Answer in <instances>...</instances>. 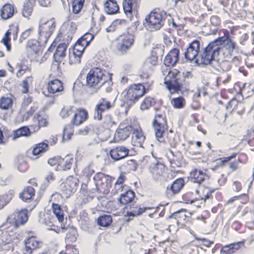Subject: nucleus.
I'll return each mask as SVG.
<instances>
[{"instance_id": "24", "label": "nucleus", "mask_w": 254, "mask_h": 254, "mask_svg": "<svg viewBox=\"0 0 254 254\" xmlns=\"http://www.w3.org/2000/svg\"><path fill=\"white\" fill-rule=\"evenodd\" d=\"M200 42L198 40H193L185 52V57L187 60L192 61L195 59L198 55L200 50Z\"/></svg>"}, {"instance_id": "48", "label": "nucleus", "mask_w": 254, "mask_h": 254, "mask_svg": "<svg viewBox=\"0 0 254 254\" xmlns=\"http://www.w3.org/2000/svg\"><path fill=\"white\" fill-rule=\"evenodd\" d=\"M33 77L32 75L27 76L21 82L20 86L21 87V92L23 94L29 93V88L32 85Z\"/></svg>"}, {"instance_id": "50", "label": "nucleus", "mask_w": 254, "mask_h": 254, "mask_svg": "<svg viewBox=\"0 0 254 254\" xmlns=\"http://www.w3.org/2000/svg\"><path fill=\"white\" fill-rule=\"evenodd\" d=\"M15 68L17 69L16 75L18 78L23 76L26 72H31V67L28 66L23 62L17 63Z\"/></svg>"}, {"instance_id": "64", "label": "nucleus", "mask_w": 254, "mask_h": 254, "mask_svg": "<svg viewBox=\"0 0 254 254\" xmlns=\"http://www.w3.org/2000/svg\"><path fill=\"white\" fill-rule=\"evenodd\" d=\"M87 47V46L86 45L81 43V42L79 39H78L74 44L73 51L82 56L83 53Z\"/></svg>"}, {"instance_id": "9", "label": "nucleus", "mask_w": 254, "mask_h": 254, "mask_svg": "<svg viewBox=\"0 0 254 254\" xmlns=\"http://www.w3.org/2000/svg\"><path fill=\"white\" fill-rule=\"evenodd\" d=\"M79 180L77 178L70 175L67 177L59 186L61 195L68 198L76 191L78 187Z\"/></svg>"}, {"instance_id": "59", "label": "nucleus", "mask_w": 254, "mask_h": 254, "mask_svg": "<svg viewBox=\"0 0 254 254\" xmlns=\"http://www.w3.org/2000/svg\"><path fill=\"white\" fill-rule=\"evenodd\" d=\"M90 31L85 33L78 39L81 42V43L86 45L88 46L90 42L93 40L95 37V34L90 32L91 29H90Z\"/></svg>"}, {"instance_id": "58", "label": "nucleus", "mask_w": 254, "mask_h": 254, "mask_svg": "<svg viewBox=\"0 0 254 254\" xmlns=\"http://www.w3.org/2000/svg\"><path fill=\"white\" fill-rule=\"evenodd\" d=\"M171 104L175 109H181L184 108L186 104V100L182 96L174 98L171 100Z\"/></svg>"}, {"instance_id": "4", "label": "nucleus", "mask_w": 254, "mask_h": 254, "mask_svg": "<svg viewBox=\"0 0 254 254\" xmlns=\"http://www.w3.org/2000/svg\"><path fill=\"white\" fill-rule=\"evenodd\" d=\"M187 210L181 208L172 213L165 220L156 225L157 229L167 230L175 233L180 229H189L192 224L191 215H187Z\"/></svg>"}, {"instance_id": "25", "label": "nucleus", "mask_w": 254, "mask_h": 254, "mask_svg": "<svg viewBox=\"0 0 254 254\" xmlns=\"http://www.w3.org/2000/svg\"><path fill=\"white\" fill-rule=\"evenodd\" d=\"M25 251L28 254H31L33 251L40 248L42 243L38 240L36 236L29 235L24 241Z\"/></svg>"}, {"instance_id": "3", "label": "nucleus", "mask_w": 254, "mask_h": 254, "mask_svg": "<svg viewBox=\"0 0 254 254\" xmlns=\"http://www.w3.org/2000/svg\"><path fill=\"white\" fill-rule=\"evenodd\" d=\"M155 113L152 121L155 136L160 142L175 146L177 143L176 133L171 129L168 131V125L165 111L155 108Z\"/></svg>"}, {"instance_id": "13", "label": "nucleus", "mask_w": 254, "mask_h": 254, "mask_svg": "<svg viewBox=\"0 0 254 254\" xmlns=\"http://www.w3.org/2000/svg\"><path fill=\"white\" fill-rule=\"evenodd\" d=\"M67 46L65 43H61L57 47L55 53L54 54V62L52 64L51 69L53 71H61L60 64L66 56Z\"/></svg>"}, {"instance_id": "31", "label": "nucleus", "mask_w": 254, "mask_h": 254, "mask_svg": "<svg viewBox=\"0 0 254 254\" xmlns=\"http://www.w3.org/2000/svg\"><path fill=\"white\" fill-rule=\"evenodd\" d=\"M190 178L193 182L201 184L208 178L206 170L194 168L190 173Z\"/></svg>"}, {"instance_id": "32", "label": "nucleus", "mask_w": 254, "mask_h": 254, "mask_svg": "<svg viewBox=\"0 0 254 254\" xmlns=\"http://www.w3.org/2000/svg\"><path fill=\"white\" fill-rule=\"evenodd\" d=\"M133 130V127L131 126L122 127V126L120 125L116 132L115 138L119 141H124L129 137Z\"/></svg>"}, {"instance_id": "5", "label": "nucleus", "mask_w": 254, "mask_h": 254, "mask_svg": "<svg viewBox=\"0 0 254 254\" xmlns=\"http://www.w3.org/2000/svg\"><path fill=\"white\" fill-rule=\"evenodd\" d=\"M162 72L164 75L167 73L165 77L164 84L170 92H178L184 89L188 90L190 85V82L187 80L188 76L182 79L181 71L176 68L168 70L167 68L162 67Z\"/></svg>"}, {"instance_id": "10", "label": "nucleus", "mask_w": 254, "mask_h": 254, "mask_svg": "<svg viewBox=\"0 0 254 254\" xmlns=\"http://www.w3.org/2000/svg\"><path fill=\"white\" fill-rule=\"evenodd\" d=\"M73 161V156L67 155L64 157L58 156L50 158L48 163L51 166H56L58 171H66L71 168Z\"/></svg>"}, {"instance_id": "29", "label": "nucleus", "mask_w": 254, "mask_h": 254, "mask_svg": "<svg viewBox=\"0 0 254 254\" xmlns=\"http://www.w3.org/2000/svg\"><path fill=\"white\" fill-rule=\"evenodd\" d=\"M179 50L177 48L171 50L164 59V64L166 66H174L179 59Z\"/></svg>"}, {"instance_id": "6", "label": "nucleus", "mask_w": 254, "mask_h": 254, "mask_svg": "<svg viewBox=\"0 0 254 254\" xmlns=\"http://www.w3.org/2000/svg\"><path fill=\"white\" fill-rule=\"evenodd\" d=\"M112 77L105 70L98 67L90 69L86 77V85L95 91L107 82H111Z\"/></svg>"}, {"instance_id": "43", "label": "nucleus", "mask_w": 254, "mask_h": 254, "mask_svg": "<svg viewBox=\"0 0 254 254\" xmlns=\"http://www.w3.org/2000/svg\"><path fill=\"white\" fill-rule=\"evenodd\" d=\"M15 235L12 231L2 230L0 233V245L10 244L14 239Z\"/></svg>"}, {"instance_id": "52", "label": "nucleus", "mask_w": 254, "mask_h": 254, "mask_svg": "<svg viewBox=\"0 0 254 254\" xmlns=\"http://www.w3.org/2000/svg\"><path fill=\"white\" fill-rule=\"evenodd\" d=\"M19 25L18 24L11 23L9 25L8 29L5 32L10 37H12L13 41H16L18 38L19 33Z\"/></svg>"}, {"instance_id": "61", "label": "nucleus", "mask_w": 254, "mask_h": 254, "mask_svg": "<svg viewBox=\"0 0 254 254\" xmlns=\"http://www.w3.org/2000/svg\"><path fill=\"white\" fill-rule=\"evenodd\" d=\"M39 109V107L37 105H33L30 107V108L26 111L23 116L22 120L27 121L30 117L33 116L35 114H39L37 113Z\"/></svg>"}, {"instance_id": "23", "label": "nucleus", "mask_w": 254, "mask_h": 254, "mask_svg": "<svg viewBox=\"0 0 254 254\" xmlns=\"http://www.w3.org/2000/svg\"><path fill=\"white\" fill-rule=\"evenodd\" d=\"M61 196L59 193H55L52 195L51 201L52 203V210L54 214L56 216L59 222H63L64 220V211L62 209L61 206L58 203H56V199L59 198Z\"/></svg>"}, {"instance_id": "49", "label": "nucleus", "mask_w": 254, "mask_h": 254, "mask_svg": "<svg viewBox=\"0 0 254 254\" xmlns=\"http://www.w3.org/2000/svg\"><path fill=\"white\" fill-rule=\"evenodd\" d=\"M75 108L73 106H64L61 110L60 115L64 119L72 118L75 110Z\"/></svg>"}, {"instance_id": "42", "label": "nucleus", "mask_w": 254, "mask_h": 254, "mask_svg": "<svg viewBox=\"0 0 254 254\" xmlns=\"http://www.w3.org/2000/svg\"><path fill=\"white\" fill-rule=\"evenodd\" d=\"M35 190L31 186H26L19 193V197L25 201L32 199L35 195Z\"/></svg>"}, {"instance_id": "33", "label": "nucleus", "mask_w": 254, "mask_h": 254, "mask_svg": "<svg viewBox=\"0 0 254 254\" xmlns=\"http://www.w3.org/2000/svg\"><path fill=\"white\" fill-rule=\"evenodd\" d=\"M245 240L223 246L220 250L221 254H233L244 246Z\"/></svg>"}, {"instance_id": "55", "label": "nucleus", "mask_w": 254, "mask_h": 254, "mask_svg": "<svg viewBox=\"0 0 254 254\" xmlns=\"http://www.w3.org/2000/svg\"><path fill=\"white\" fill-rule=\"evenodd\" d=\"M13 106L12 99L8 97L2 96L0 98V109L8 110Z\"/></svg>"}, {"instance_id": "45", "label": "nucleus", "mask_w": 254, "mask_h": 254, "mask_svg": "<svg viewBox=\"0 0 254 254\" xmlns=\"http://www.w3.org/2000/svg\"><path fill=\"white\" fill-rule=\"evenodd\" d=\"M41 43L44 44L41 41L39 40V36L38 40L30 39L26 43V49L29 54L43 48L44 47L42 45Z\"/></svg>"}, {"instance_id": "46", "label": "nucleus", "mask_w": 254, "mask_h": 254, "mask_svg": "<svg viewBox=\"0 0 254 254\" xmlns=\"http://www.w3.org/2000/svg\"><path fill=\"white\" fill-rule=\"evenodd\" d=\"M135 192L132 190H128L125 193L122 194L118 198V201L123 205H126L131 202L135 197Z\"/></svg>"}, {"instance_id": "8", "label": "nucleus", "mask_w": 254, "mask_h": 254, "mask_svg": "<svg viewBox=\"0 0 254 254\" xmlns=\"http://www.w3.org/2000/svg\"><path fill=\"white\" fill-rule=\"evenodd\" d=\"M93 180L97 191L107 194L110 192L115 178L100 172L95 174Z\"/></svg>"}, {"instance_id": "36", "label": "nucleus", "mask_w": 254, "mask_h": 254, "mask_svg": "<svg viewBox=\"0 0 254 254\" xmlns=\"http://www.w3.org/2000/svg\"><path fill=\"white\" fill-rule=\"evenodd\" d=\"M145 136L141 129H136L133 131L132 137V145L136 147H143Z\"/></svg>"}, {"instance_id": "38", "label": "nucleus", "mask_w": 254, "mask_h": 254, "mask_svg": "<svg viewBox=\"0 0 254 254\" xmlns=\"http://www.w3.org/2000/svg\"><path fill=\"white\" fill-rule=\"evenodd\" d=\"M72 13L79 14L83 9L86 0H67Z\"/></svg>"}, {"instance_id": "15", "label": "nucleus", "mask_w": 254, "mask_h": 254, "mask_svg": "<svg viewBox=\"0 0 254 254\" xmlns=\"http://www.w3.org/2000/svg\"><path fill=\"white\" fill-rule=\"evenodd\" d=\"M162 20L163 15L162 13L160 12L152 11L145 18L146 25L145 23H143V25L150 28L159 29L163 25Z\"/></svg>"}, {"instance_id": "14", "label": "nucleus", "mask_w": 254, "mask_h": 254, "mask_svg": "<svg viewBox=\"0 0 254 254\" xmlns=\"http://www.w3.org/2000/svg\"><path fill=\"white\" fill-rule=\"evenodd\" d=\"M56 46V45H54L53 43L45 53H44V47L29 53L31 61L39 64L44 63L49 57V53L53 52Z\"/></svg>"}, {"instance_id": "51", "label": "nucleus", "mask_w": 254, "mask_h": 254, "mask_svg": "<svg viewBox=\"0 0 254 254\" xmlns=\"http://www.w3.org/2000/svg\"><path fill=\"white\" fill-rule=\"evenodd\" d=\"M156 103L155 99L150 96L145 97L140 104V109L142 111L148 110Z\"/></svg>"}, {"instance_id": "62", "label": "nucleus", "mask_w": 254, "mask_h": 254, "mask_svg": "<svg viewBox=\"0 0 254 254\" xmlns=\"http://www.w3.org/2000/svg\"><path fill=\"white\" fill-rule=\"evenodd\" d=\"M35 31L34 27H30L24 30L20 35L19 42L22 43L28 38L32 36L35 34Z\"/></svg>"}, {"instance_id": "34", "label": "nucleus", "mask_w": 254, "mask_h": 254, "mask_svg": "<svg viewBox=\"0 0 254 254\" xmlns=\"http://www.w3.org/2000/svg\"><path fill=\"white\" fill-rule=\"evenodd\" d=\"M234 89L243 97L248 98L253 95L250 86H249V83L242 84L240 82H237L234 84Z\"/></svg>"}, {"instance_id": "18", "label": "nucleus", "mask_w": 254, "mask_h": 254, "mask_svg": "<svg viewBox=\"0 0 254 254\" xmlns=\"http://www.w3.org/2000/svg\"><path fill=\"white\" fill-rule=\"evenodd\" d=\"M227 111L229 114L237 113L239 115L243 114L246 109L245 102L238 101L235 98L231 99L226 106Z\"/></svg>"}, {"instance_id": "60", "label": "nucleus", "mask_w": 254, "mask_h": 254, "mask_svg": "<svg viewBox=\"0 0 254 254\" xmlns=\"http://www.w3.org/2000/svg\"><path fill=\"white\" fill-rule=\"evenodd\" d=\"M82 55L72 51L69 53L68 56L69 64H80Z\"/></svg>"}, {"instance_id": "26", "label": "nucleus", "mask_w": 254, "mask_h": 254, "mask_svg": "<svg viewBox=\"0 0 254 254\" xmlns=\"http://www.w3.org/2000/svg\"><path fill=\"white\" fill-rule=\"evenodd\" d=\"M129 150L124 146H119L112 148L110 152L111 158L115 160H120L128 155Z\"/></svg>"}, {"instance_id": "39", "label": "nucleus", "mask_w": 254, "mask_h": 254, "mask_svg": "<svg viewBox=\"0 0 254 254\" xmlns=\"http://www.w3.org/2000/svg\"><path fill=\"white\" fill-rule=\"evenodd\" d=\"M34 5L35 0H25L21 10L22 15L29 19L33 13Z\"/></svg>"}, {"instance_id": "53", "label": "nucleus", "mask_w": 254, "mask_h": 254, "mask_svg": "<svg viewBox=\"0 0 254 254\" xmlns=\"http://www.w3.org/2000/svg\"><path fill=\"white\" fill-rule=\"evenodd\" d=\"M75 126V125L71 124L70 122L64 126L63 132L64 139L69 140L71 139V136L74 133Z\"/></svg>"}, {"instance_id": "1", "label": "nucleus", "mask_w": 254, "mask_h": 254, "mask_svg": "<svg viewBox=\"0 0 254 254\" xmlns=\"http://www.w3.org/2000/svg\"><path fill=\"white\" fill-rule=\"evenodd\" d=\"M217 31L218 37L210 42L199 56L201 64L207 65L219 55L229 59L237 47L236 43L230 38L227 29L222 28Z\"/></svg>"}, {"instance_id": "2", "label": "nucleus", "mask_w": 254, "mask_h": 254, "mask_svg": "<svg viewBox=\"0 0 254 254\" xmlns=\"http://www.w3.org/2000/svg\"><path fill=\"white\" fill-rule=\"evenodd\" d=\"M217 31L218 37L210 42L199 56L201 64L207 65L219 55L229 59L237 47L236 43L230 38L227 29L222 28Z\"/></svg>"}, {"instance_id": "30", "label": "nucleus", "mask_w": 254, "mask_h": 254, "mask_svg": "<svg viewBox=\"0 0 254 254\" xmlns=\"http://www.w3.org/2000/svg\"><path fill=\"white\" fill-rule=\"evenodd\" d=\"M31 149V153L34 159L41 157L48 150V146H47L46 140H43L34 145Z\"/></svg>"}, {"instance_id": "22", "label": "nucleus", "mask_w": 254, "mask_h": 254, "mask_svg": "<svg viewBox=\"0 0 254 254\" xmlns=\"http://www.w3.org/2000/svg\"><path fill=\"white\" fill-rule=\"evenodd\" d=\"M46 89L50 95L59 94L64 90V83L58 79H50L46 84Z\"/></svg>"}, {"instance_id": "16", "label": "nucleus", "mask_w": 254, "mask_h": 254, "mask_svg": "<svg viewBox=\"0 0 254 254\" xmlns=\"http://www.w3.org/2000/svg\"><path fill=\"white\" fill-rule=\"evenodd\" d=\"M114 102L107 98H101L96 106L95 110L96 112L95 118L99 120L102 118V114L110 110L114 107Z\"/></svg>"}, {"instance_id": "35", "label": "nucleus", "mask_w": 254, "mask_h": 254, "mask_svg": "<svg viewBox=\"0 0 254 254\" xmlns=\"http://www.w3.org/2000/svg\"><path fill=\"white\" fill-rule=\"evenodd\" d=\"M104 10L108 15H114L119 12V5L116 0H107L104 3Z\"/></svg>"}, {"instance_id": "40", "label": "nucleus", "mask_w": 254, "mask_h": 254, "mask_svg": "<svg viewBox=\"0 0 254 254\" xmlns=\"http://www.w3.org/2000/svg\"><path fill=\"white\" fill-rule=\"evenodd\" d=\"M150 173L155 177L163 175L165 171V166L162 163L157 161L151 164L149 167Z\"/></svg>"}, {"instance_id": "12", "label": "nucleus", "mask_w": 254, "mask_h": 254, "mask_svg": "<svg viewBox=\"0 0 254 254\" xmlns=\"http://www.w3.org/2000/svg\"><path fill=\"white\" fill-rule=\"evenodd\" d=\"M56 26V23L54 18L50 19L40 24L38 29L39 40L44 44L47 43L55 31Z\"/></svg>"}, {"instance_id": "63", "label": "nucleus", "mask_w": 254, "mask_h": 254, "mask_svg": "<svg viewBox=\"0 0 254 254\" xmlns=\"http://www.w3.org/2000/svg\"><path fill=\"white\" fill-rule=\"evenodd\" d=\"M231 76L227 73H223L217 77L216 80V85L219 86L222 84H226L230 81Z\"/></svg>"}, {"instance_id": "27", "label": "nucleus", "mask_w": 254, "mask_h": 254, "mask_svg": "<svg viewBox=\"0 0 254 254\" xmlns=\"http://www.w3.org/2000/svg\"><path fill=\"white\" fill-rule=\"evenodd\" d=\"M137 0H123V7L125 13L128 16L132 17L133 12L139 8Z\"/></svg>"}, {"instance_id": "17", "label": "nucleus", "mask_w": 254, "mask_h": 254, "mask_svg": "<svg viewBox=\"0 0 254 254\" xmlns=\"http://www.w3.org/2000/svg\"><path fill=\"white\" fill-rule=\"evenodd\" d=\"M196 193L199 195V198H194L191 204L196 208H201L205 205L206 199L212 197V190L207 188L196 190Z\"/></svg>"}, {"instance_id": "44", "label": "nucleus", "mask_w": 254, "mask_h": 254, "mask_svg": "<svg viewBox=\"0 0 254 254\" xmlns=\"http://www.w3.org/2000/svg\"><path fill=\"white\" fill-rule=\"evenodd\" d=\"M150 208L141 207L140 205L132 204L130 206V211L127 212V216L129 219H132L134 217L137 216L142 214L147 209Z\"/></svg>"}, {"instance_id": "28", "label": "nucleus", "mask_w": 254, "mask_h": 254, "mask_svg": "<svg viewBox=\"0 0 254 254\" xmlns=\"http://www.w3.org/2000/svg\"><path fill=\"white\" fill-rule=\"evenodd\" d=\"M67 232L65 238V247L72 248L73 249H77L75 245V243L77 239V231L75 228L72 227L66 229Z\"/></svg>"}, {"instance_id": "7", "label": "nucleus", "mask_w": 254, "mask_h": 254, "mask_svg": "<svg viewBox=\"0 0 254 254\" xmlns=\"http://www.w3.org/2000/svg\"><path fill=\"white\" fill-rule=\"evenodd\" d=\"M143 90L141 83L131 84L122 92L124 103L129 106L135 104L145 94Z\"/></svg>"}, {"instance_id": "19", "label": "nucleus", "mask_w": 254, "mask_h": 254, "mask_svg": "<svg viewBox=\"0 0 254 254\" xmlns=\"http://www.w3.org/2000/svg\"><path fill=\"white\" fill-rule=\"evenodd\" d=\"M34 207L35 206L30 208L29 211H31ZM28 212L29 211L26 208L15 211L12 222L15 227L23 225L27 222L29 218Z\"/></svg>"}, {"instance_id": "20", "label": "nucleus", "mask_w": 254, "mask_h": 254, "mask_svg": "<svg viewBox=\"0 0 254 254\" xmlns=\"http://www.w3.org/2000/svg\"><path fill=\"white\" fill-rule=\"evenodd\" d=\"M17 12L14 3L7 2L0 7V20L6 21L12 18Z\"/></svg>"}, {"instance_id": "57", "label": "nucleus", "mask_w": 254, "mask_h": 254, "mask_svg": "<svg viewBox=\"0 0 254 254\" xmlns=\"http://www.w3.org/2000/svg\"><path fill=\"white\" fill-rule=\"evenodd\" d=\"M127 180V178L125 174L122 173L115 184V192H118L123 190V185Z\"/></svg>"}, {"instance_id": "56", "label": "nucleus", "mask_w": 254, "mask_h": 254, "mask_svg": "<svg viewBox=\"0 0 254 254\" xmlns=\"http://www.w3.org/2000/svg\"><path fill=\"white\" fill-rule=\"evenodd\" d=\"M112 217L109 215L100 216L97 219V224L102 227H108L112 222Z\"/></svg>"}, {"instance_id": "41", "label": "nucleus", "mask_w": 254, "mask_h": 254, "mask_svg": "<svg viewBox=\"0 0 254 254\" xmlns=\"http://www.w3.org/2000/svg\"><path fill=\"white\" fill-rule=\"evenodd\" d=\"M15 163L17 169L21 173L26 172L30 167L28 162L26 160L24 156L22 155H19L16 157Z\"/></svg>"}, {"instance_id": "54", "label": "nucleus", "mask_w": 254, "mask_h": 254, "mask_svg": "<svg viewBox=\"0 0 254 254\" xmlns=\"http://www.w3.org/2000/svg\"><path fill=\"white\" fill-rule=\"evenodd\" d=\"M32 133L30 128L27 126L22 127L14 131V137L18 138L22 136H29Z\"/></svg>"}, {"instance_id": "47", "label": "nucleus", "mask_w": 254, "mask_h": 254, "mask_svg": "<svg viewBox=\"0 0 254 254\" xmlns=\"http://www.w3.org/2000/svg\"><path fill=\"white\" fill-rule=\"evenodd\" d=\"M14 195V192L12 190L0 194V210L3 209L11 201Z\"/></svg>"}, {"instance_id": "21", "label": "nucleus", "mask_w": 254, "mask_h": 254, "mask_svg": "<svg viewBox=\"0 0 254 254\" xmlns=\"http://www.w3.org/2000/svg\"><path fill=\"white\" fill-rule=\"evenodd\" d=\"M88 118V112L86 110L82 108H76L70 122L77 127L85 122Z\"/></svg>"}, {"instance_id": "11", "label": "nucleus", "mask_w": 254, "mask_h": 254, "mask_svg": "<svg viewBox=\"0 0 254 254\" xmlns=\"http://www.w3.org/2000/svg\"><path fill=\"white\" fill-rule=\"evenodd\" d=\"M116 50L122 55H125L130 50L134 42V36L128 32L119 36L117 39Z\"/></svg>"}, {"instance_id": "37", "label": "nucleus", "mask_w": 254, "mask_h": 254, "mask_svg": "<svg viewBox=\"0 0 254 254\" xmlns=\"http://www.w3.org/2000/svg\"><path fill=\"white\" fill-rule=\"evenodd\" d=\"M184 185L183 178H179L175 180L172 184L167 187V191L171 194H175L180 191Z\"/></svg>"}]
</instances>
